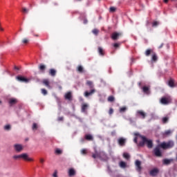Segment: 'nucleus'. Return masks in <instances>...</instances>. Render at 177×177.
Instances as JSON below:
<instances>
[{
    "instance_id": "1",
    "label": "nucleus",
    "mask_w": 177,
    "mask_h": 177,
    "mask_svg": "<svg viewBox=\"0 0 177 177\" xmlns=\"http://www.w3.org/2000/svg\"><path fill=\"white\" fill-rule=\"evenodd\" d=\"M135 136H139L140 139H142V142H139V146L141 147H143L145 145H147L148 149H152L153 148V141L151 140H148L145 136H142L139 134V133H135Z\"/></svg>"
},
{
    "instance_id": "2",
    "label": "nucleus",
    "mask_w": 177,
    "mask_h": 177,
    "mask_svg": "<svg viewBox=\"0 0 177 177\" xmlns=\"http://www.w3.org/2000/svg\"><path fill=\"white\" fill-rule=\"evenodd\" d=\"M86 85H87V86H88L90 88L91 91H85L84 92V96L85 97H88V96H92V95H93V93H95V92H96V90L95 88H93V82L92 81L90 80H87Z\"/></svg>"
},
{
    "instance_id": "3",
    "label": "nucleus",
    "mask_w": 177,
    "mask_h": 177,
    "mask_svg": "<svg viewBox=\"0 0 177 177\" xmlns=\"http://www.w3.org/2000/svg\"><path fill=\"white\" fill-rule=\"evenodd\" d=\"M12 158L14 160H24L25 161H34V160L28 157L27 153H21L20 155H15Z\"/></svg>"
},
{
    "instance_id": "4",
    "label": "nucleus",
    "mask_w": 177,
    "mask_h": 177,
    "mask_svg": "<svg viewBox=\"0 0 177 177\" xmlns=\"http://www.w3.org/2000/svg\"><path fill=\"white\" fill-rule=\"evenodd\" d=\"M93 158H100V160H104L107 157L104 151H95V153L92 155Z\"/></svg>"
},
{
    "instance_id": "5",
    "label": "nucleus",
    "mask_w": 177,
    "mask_h": 177,
    "mask_svg": "<svg viewBox=\"0 0 177 177\" xmlns=\"http://www.w3.org/2000/svg\"><path fill=\"white\" fill-rule=\"evenodd\" d=\"M174 141H169L167 142H162L160 145H158L159 147H161V149H163L164 150L167 149H171V147H173L174 146Z\"/></svg>"
},
{
    "instance_id": "6",
    "label": "nucleus",
    "mask_w": 177,
    "mask_h": 177,
    "mask_svg": "<svg viewBox=\"0 0 177 177\" xmlns=\"http://www.w3.org/2000/svg\"><path fill=\"white\" fill-rule=\"evenodd\" d=\"M136 115L137 117H139V118H142V120H145L146 117H147V113L142 110H138L136 111Z\"/></svg>"
},
{
    "instance_id": "7",
    "label": "nucleus",
    "mask_w": 177,
    "mask_h": 177,
    "mask_svg": "<svg viewBox=\"0 0 177 177\" xmlns=\"http://www.w3.org/2000/svg\"><path fill=\"white\" fill-rule=\"evenodd\" d=\"M16 80H17V81H19V82H25L26 84L30 82V80L21 75L17 76Z\"/></svg>"
},
{
    "instance_id": "8",
    "label": "nucleus",
    "mask_w": 177,
    "mask_h": 177,
    "mask_svg": "<svg viewBox=\"0 0 177 177\" xmlns=\"http://www.w3.org/2000/svg\"><path fill=\"white\" fill-rule=\"evenodd\" d=\"M153 153H154L156 157H161V156H162V153H161V151L160 150V147H159V145L157 146V147L153 149Z\"/></svg>"
},
{
    "instance_id": "9",
    "label": "nucleus",
    "mask_w": 177,
    "mask_h": 177,
    "mask_svg": "<svg viewBox=\"0 0 177 177\" xmlns=\"http://www.w3.org/2000/svg\"><path fill=\"white\" fill-rule=\"evenodd\" d=\"M167 85L170 88H176L177 84L175 83V80L172 78H170L167 82Z\"/></svg>"
},
{
    "instance_id": "10",
    "label": "nucleus",
    "mask_w": 177,
    "mask_h": 177,
    "mask_svg": "<svg viewBox=\"0 0 177 177\" xmlns=\"http://www.w3.org/2000/svg\"><path fill=\"white\" fill-rule=\"evenodd\" d=\"M142 162L136 160V169L138 172H142Z\"/></svg>"
},
{
    "instance_id": "11",
    "label": "nucleus",
    "mask_w": 177,
    "mask_h": 177,
    "mask_svg": "<svg viewBox=\"0 0 177 177\" xmlns=\"http://www.w3.org/2000/svg\"><path fill=\"white\" fill-rule=\"evenodd\" d=\"M14 149L17 151V153H20L23 151V145L20 144H16L14 145Z\"/></svg>"
},
{
    "instance_id": "12",
    "label": "nucleus",
    "mask_w": 177,
    "mask_h": 177,
    "mask_svg": "<svg viewBox=\"0 0 177 177\" xmlns=\"http://www.w3.org/2000/svg\"><path fill=\"white\" fill-rule=\"evenodd\" d=\"M158 172H160V170H158L157 168H155L150 171L149 175H151V176H157V175H158Z\"/></svg>"
},
{
    "instance_id": "13",
    "label": "nucleus",
    "mask_w": 177,
    "mask_h": 177,
    "mask_svg": "<svg viewBox=\"0 0 177 177\" xmlns=\"http://www.w3.org/2000/svg\"><path fill=\"white\" fill-rule=\"evenodd\" d=\"M118 145L120 146H125V143H127V139L124 138H120L118 140Z\"/></svg>"
},
{
    "instance_id": "14",
    "label": "nucleus",
    "mask_w": 177,
    "mask_h": 177,
    "mask_svg": "<svg viewBox=\"0 0 177 177\" xmlns=\"http://www.w3.org/2000/svg\"><path fill=\"white\" fill-rule=\"evenodd\" d=\"M160 103L162 104H169V99H168L167 97H162L160 99Z\"/></svg>"
},
{
    "instance_id": "15",
    "label": "nucleus",
    "mask_w": 177,
    "mask_h": 177,
    "mask_svg": "<svg viewBox=\"0 0 177 177\" xmlns=\"http://www.w3.org/2000/svg\"><path fill=\"white\" fill-rule=\"evenodd\" d=\"M64 98L66 100H73V95L71 94V92H68L65 94L64 95Z\"/></svg>"
},
{
    "instance_id": "16",
    "label": "nucleus",
    "mask_w": 177,
    "mask_h": 177,
    "mask_svg": "<svg viewBox=\"0 0 177 177\" xmlns=\"http://www.w3.org/2000/svg\"><path fill=\"white\" fill-rule=\"evenodd\" d=\"M119 167L120 168H122V169H125V168H128V165L127 164L126 162H124V161H120L119 162Z\"/></svg>"
},
{
    "instance_id": "17",
    "label": "nucleus",
    "mask_w": 177,
    "mask_h": 177,
    "mask_svg": "<svg viewBox=\"0 0 177 177\" xmlns=\"http://www.w3.org/2000/svg\"><path fill=\"white\" fill-rule=\"evenodd\" d=\"M120 35H121V33L115 32L112 33L111 38H112V39H113V41H115L118 39Z\"/></svg>"
},
{
    "instance_id": "18",
    "label": "nucleus",
    "mask_w": 177,
    "mask_h": 177,
    "mask_svg": "<svg viewBox=\"0 0 177 177\" xmlns=\"http://www.w3.org/2000/svg\"><path fill=\"white\" fill-rule=\"evenodd\" d=\"M172 161H174V159H164L162 162L165 165H169Z\"/></svg>"
},
{
    "instance_id": "19",
    "label": "nucleus",
    "mask_w": 177,
    "mask_h": 177,
    "mask_svg": "<svg viewBox=\"0 0 177 177\" xmlns=\"http://www.w3.org/2000/svg\"><path fill=\"white\" fill-rule=\"evenodd\" d=\"M16 103H17V99L10 98L9 100V104H10V106H13V104H16Z\"/></svg>"
},
{
    "instance_id": "20",
    "label": "nucleus",
    "mask_w": 177,
    "mask_h": 177,
    "mask_svg": "<svg viewBox=\"0 0 177 177\" xmlns=\"http://www.w3.org/2000/svg\"><path fill=\"white\" fill-rule=\"evenodd\" d=\"M88 104H83L82 105V113H86V110H88Z\"/></svg>"
},
{
    "instance_id": "21",
    "label": "nucleus",
    "mask_w": 177,
    "mask_h": 177,
    "mask_svg": "<svg viewBox=\"0 0 177 177\" xmlns=\"http://www.w3.org/2000/svg\"><path fill=\"white\" fill-rule=\"evenodd\" d=\"M98 53L100 56H104V50L102 47H98Z\"/></svg>"
},
{
    "instance_id": "22",
    "label": "nucleus",
    "mask_w": 177,
    "mask_h": 177,
    "mask_svg": "<svg viewBox=\"0 0 177 177\" xmlns=\"http://www.w3.org/2000/svg\"><path fill=\"white\" fill-rule=\"evenodd\" d=\"M75 175V170L74 169H69L68 170V176H74Z\"/></svg>"
},
{
    "instance_id": "23",
    "label": "nucleus",
    "mask_w": 177,
    "mask_h": 177,
    "mask_svg": "<svg viewBox=\"0 0 177 177\" xmlns=\"http://www.w3.org/2000/svg\"><path fill=\"white\" fill-rule=\"evenodd\" d=\"M158 59V57H157V54L156 53H152V57L151 61L152 62H156Z\"/></svg>"
},
{
    "instance_id": "24",
    "label": "nucleus",
    "mask_w": 177,
    "mask_h": 177,
    "mask_svg": "<svg viewBox=\"0 0 177 177\" xmlns=\"http://www.w3.org/2000/svg\"><path fill=\"white\" fill-rule=\"evenodd\" d=\"M49 74L52 77H55V75H56V70H55L53 68L50 69L49 70Z\"/></svg>"
},
{
    "instance_id": "25",
    "label": "nucleus",
    "mask_w": 177,
    "mask_h": 177,
    "mask_svg": "<svg viewBox=\"0 0 177 177\" xmlns=\"http://www.w3.org/2000/svg\"><path fill=\"white\" fill-rule=\"evenodd\" d=\"M43 84H44L46 87H48V89H50V85L49 84V80H44L43 81Z\"/></svg>"
},
{
    "instance_id": "26",
    "label": "nucleus",
    "mask_w": 177,
    "mask_h": 177,
    "mask_svg": "<svg viewBox=\"0 0 177 177\" xmlns=\"http://www.w3.org/2000/svg\"><path fill=\"white\" fill-rule=\"evenodd\" d=\"M84 138L86 140H93V136L91 134H86Z\"/></svg>"
},
{
    "instance_id": "27",
    "label": "nucleus",
    "mask_w": 177,
    "mask_h": 177,
    "mask_svg": "<svg viewBox=\"0 0 177 177\" xmlns=\"http://www.w3.org/2000/svg\"><path fill=\"white\" fill-rule=\"evenodd\" d=\"M151 53H154V52L153 51V50L151 49H147L146 51H145V55L146 56H150V55H151Z\"/></svg>"
},
{
    "instance_id": "28",
    "label": "nucleus",
    "mask_w": 177,
    "mask_h": 177,
    "mask_svg": "<svg viewBox=\"0 0 177 177\" xmlns=\"http://www.w3.org/2000/svg\"><path fill=\"white\" fill-rule=\"evenodd\" d=\"M77 71H78V73H82L84 72V67H82V66H78L77 68Z\"/></svg>"
},
{
    "instance_id": "29",
    "label": "nucleus",
    "mask_w": 177,
    "mask_h": 177,
    "mask_svg": "<svg viewBox=\"0 0 177 177\" xmlns=\"http://www.w3.org/2000/svg\"><path fill=\"white\" fill-rule=\"evenodd\" d=\"M142 91H143L144 93L149 94V88L148 86L142 87Z\"/></svg>"
},
{
    "instance_id": "30",
    "label": "nucleus",
    "mask_w": 177,
    "mask_h": 177,
    "mask_svg": "<svg viewBox=\"0 0 177 177\" xmlns=\"http://www.w3.org/2000/svg\"><path fill=\"white\" fill-rule=\"evenodd\" d=\"M40 71H45V69L46 68V66L42 64H41L39 66Z\"/></svg>"
},
{
    "instance_id": "31",
    "label": "nucleus",
    "mask_w": 177,
    "mask_h": 177,
    "mask_svg": "<svg viewBox=\"0 0 177 177\" xmlns=\"http://www.w3.org/2000/svg\"><path fill=\"white\" fill-rule=\"evenodd\" d=\"M123 157L126 160H129L131 158V156H129V153H123Z\"/></svg>"
},
{
    "instance_id": "32",
    "label": "nucleus",
    "mask_w": 177,
    "mask_h": 177,
    "mask_svg": "<svg viewBox=\"0 0 177 177\" xmlns=\"http://www.w3.org/2000/svg\"><path fill=\"white\" fill-rule=\"evenodd\" d=\"M115 100V98L113 95H111L108 97V102H114Z\"/></svg>"
},
{
    "instance_id": "33",
    "label": "nucleus",
    "mask_w": 177,
    "mask_h": 177,
    "mask_svg": "<svg viewBox=\"0 0 177 177\" xmlns=\"http://www.w3.org/2000/svg\"><path fill=\"white\" fill-rule=\"evenodd\" d=\"M168 120H169L168 117H165L162 119V121L163 124H167V122H168Z\"/></svg>"
},
{
    "instance_id": "34",
    "label": "nucleus",
    "mask_w": 177,
    "mask_h": 177,
    "mask_svg": "<svg viewBox=\"0 0 177 177\" xmlns=\"http://www.w3.org/2000/svg\"><path fill=\"white\" fill-rule=\"evenodd\" d=\"M32 129L33 131H35V130L38 129V125L37 124V123H33Z\"/></svg>"
},
{
    "instance_id": "35",
    "label": "nucleus",
    "mask_w": 177,
    "mask_h": 177,
    "mask_svg": "<svg viewBox=\"0 0 177 177\" xmlns=\"http://www.w3.org/2000/svg\"><path fill=\"white\" fill-rule=\"evenodd\" d=\"M92 32H93V34H94V35H97V34H99V30L93 29Z\"/></svg>"
},
{
    "instance_id": "36",
    "label": "nucleus",
    "mask_w": 177,
    "mask_h": 177,
    "mask_svg": "<svg viewBox=\"0 0 177 177\" xmlns=\"http://www.w3.org/2000/svg\"><path fill=\"white\" fill-rule=\"evenodd\" d=\"M115 10H117V8H115V7H111L109 8V11L111 12V13H113V12H115Z\"/></svg>"
},
{
    "instance_id": "37",
    "label": "nucleus",
    "mask_w": 177,
    "mask_h": 177,
    "mask_svg": "<svg viewBox=\"0 0 177 177\" xmlns=\"http://www.w3.org/2000/svg\"><path fill=\"white\" fill-rule=\"evenodd\" d=\"M28 42H30V40L27 38H24L23 40H22V44H28Z\"/></svg>"
},
{
    "instance_id": "38",
    "label": "nucleus",
    "mask_w": 177,
    "mask_h": 177,
    "mask_svg": "<svg viewBox=\"0 0 177 177\" xmlns=\"http://www.w3.org/2000/svg\"><path fill=\"white\" fill-rule=\"evenodd\" d=\"M41 93L46 95H48V91L45 88H41Z\"/></svg>"
},
{
    "instance_id": "39",
    "label": "nucleus",
    "mask_w": 177,
    "mask_h": 177,
    "mask_svg": "<svg viewBox=\"0 0 177 177\" xmlns=\"http://www.w3.org/2000/svg\"><path fill=\"white\" fill-rule=\"evenodd\" d=\"M6 131H10V124H7L4 127Z\"/></svg>"
},
{
    "instance_id": "40",
    "label": "nucleus",
    "mask_w": 177,
    "mask_h": 177,
    "mask_svg": "<svg viewBox=\"0 0 177 177\" xmlns=\"http://www.w3.org/2000/svg\"><path fill=\"white\" fill-rule=\"evenodd\" d=\"M63 151L61 149H55V154H62Z\"/></svg>"
},
{
    "instance_id": "41",
    "label": "nucleus",
    "mask_w": 177,
    "mask_h": 177,
    "mask_svg": "<svg viewBox=\"0 0 177 177\" xmlns=\"http://www.w3.org/2000/svg\"><path fill=\"white\" fill-rule=\"evenodd\" d=\"M159 23L157 21H155L152 23V27H157L158 26Z\"/></svg>"
},
{
    "instance_id": "42",
    "label": "nucleus",
    "mask_w": 177,
    "mask_h": 177,
    "mask_svg": "<svg viewBox=\"0 0 177 177\" xmlns=\"http://www.w3.org/2000/svg\"><path fill=\"white\" fill-rule=\"evenodd\" d=\"M86 153H88V151L86 149H83L81 150V154H86Z\"/></svg>"
},
{
    "instance_id": "43",
    "label": "nucleus",
    "mask_w": 177,
    "mask_h": 177,
    "mask_svg": "<svg viewBox=\"0 0 177 177\" xmlns=\"http://www.w3.org/2000/svg\"><path fill=\"white\" fill-rule=\"evenodd\" d=\"M114 113V109L113 108H110L109 111V115H111Z\"/></svg>"
},
{
    "instance_id": "44",
    "label": "nucleus",
    "mask_w": 177,
    "mask_h": 177,
    "mask_svg": "<svg viewBox=\"0 0 177 177\" xmlns=\"http://www.w3.org/2000/svg\"><path fill=\"white\" fill-rule=\"evenodd\" d=\"M22 12H24V13H28V9H27L26 8H23Z\"/></svg>"
},
{
    "instance_id": "45",
    "label": "nucleus",
    "mask_w": 177,
    "mask_h": 177,
    "mask_svg": "<svg viewBox=\"0 0 177 177\" xmlns=\"http://www.w3.org/2000/svg\"><path fill=\"white\" fill-rule=\"evenodd\" d=\"M125 110H127L126 107H122L120 109V113H124V111H125Z\"/></svg>"
},
{
    "instance_id": "46",
    "label": "nucleus",
    "mask_w": 177,
    "mask_h": 177,
    "mask_svg": "<svg viewBox=\"0 0 177 177\" xmlns=\"http://www.w3.org/2000/svg\"><path fill=\"white\" fill-rule=\"evenodd\" d=\"M171 130H167L165 132V135H171Z\"/></svg>"
},
{
    "instance_id": "47",
    "label": "nucleus",
    "mask_w": 177,
    "mask_h": 177,
    "mask_svg": "<svg viewBox=\"0 0 177 177\" xmlns=\"http://www.w3.org/2000/svg\"><path fill=\"white\" fill-rule=\"evenodd\" d=\"M113 46H114V48H119V47H120V44L115 43V44H113Z\"/></svg>"
},
{
    "instance_id": "48",
    "label": "nucleus",
    "mask_w": 177,
    "mask_h": 177,
    "mask_svg": "<svg viewBox=\"0 0 177 177\" xmlns=\"http://www.w3.org/2000/svg\"><path fill=\"white\" fill-rule=\"evenodd\" d=\"M133 142H134L135 143H138V137H135V138H134Z\"/></svg>"
},
{
    "instance_id": "49",
    "label": "nucleus",
    "mask_w": 177,
    "mask_h": 177,
    "mask_svg": "<svg viewBox=\"0 0 177 177\" xmlns=\"http://www.w3.org/2000/svg\"><path fill=\"white\" fill-rule=\"evenodd\" d=\"M40 162L41 164H44V162H45V160H44V158H40Z\"/></svg>"
},
{
    "instance_id": "50",
    "label": "nucleus",
    "mask_w": 177,
    "mask_h": 177,
    "mask_svg": "<svg viewBox=\"0 0 177 177\" xmlns=\"http://www.w3.org/2000/svg\"><path fill=\"white\" fill-rule=\"evenodd\" d=\"M64 118L63 117H59L58 118V121H63Z\"/></svg>"
},
{
    "instance_id": "51",
    "label": "nucleus",
    "mask_w": 177,
    "mask_h": 177,
    "mask_svg": "<svg viewBox=\"0 0 177 177\" xmlns=\"http://www.w3.org/2000/svg\"><path fill=\"white\" fill-rule=\"evenodd\" d=\"M164 46V44H161L160 46L158 47V49H161Z\"/></svg>"
},
{
    "instance_id": "52",
    "label": "nucleus",
    "mask_w": 177,
    "mask_h": 177,
    "mask_svg": "<svg viewBox=\"0 0 177 177\" xmlns=\"http://www.w3.org/2000/svg\"><path fill=\"white\" fill-rule=\"evenodd\" d=\"M53 177H57V173L55 172L53 175Z\"/></svg>"
},
{
    "instance_id": "53",
    "label": "nucleus",
    "mask_w": 177,
    "mask_h": 177,
    "mask_svg": "<svg viewBox=\"0 0 177 177\" xmlns=\"http://www.w3.org/2000/svg\"><path fill=\"white\" fill-rule=\"evenodd\" d=\"M86 23H88V20L84 19V24H86Z\"/></svg>"
},
{
    "instance_id": "54",
    "label": "nucleus",
    "mask_w": 177,
    "mask_h": 177,
    "mask_svg": "<svg viewBox=\"0 0 177 177\" xmlns=\"http://www.w3.org/2000/svg\"><path fill=\"white\" fill-rule=\"evenodd\" d=\"M15 70L19 71L20 69L19 68V67H17V66H15Z\"/></svg>"
},
{
    "instance_id": "55",
    "label": "nucleus",
    "mask_w": 177,
    "mask_h": 177,
    "mask_svg": "<svg viewBox=\"0 0 177 177\" xmlns=\"http://www.w3.org/2000/svg\"><path fill=\"white\" fill-rule=\"evenodd\" d=\"M165 3H168V0H164Z\"/></svg>"
},
{
    "instance_id": "56",
    "label": "nucleus",
    "mask_w": 177,
    "mask_h": 177,
    "mask_svg": "<svg viewBox=\"0 0 177 177\" xmlns=\"http://www.w3.org/2000/svg\"><path fill=\"white\" fill-rule=\"evenodd\" d=\"M138 85H139V86H140V85H142V82H139Z\"/></svg>"
},
{
    "instance_id": "57",
    "label": "nucleus",
    "mask_w": 177,
    "mask_h": 177,
    "mask_svg": "<svg viewBox=\"0 0 177 177\" xmlns=\"http://www.w3.org/2000/svg\"><path fill=\"white\" fill-rule=\"evenodd\" d=\"M35 37H39V35H35Z\"/></svg>"
},
{
    "instance_id": "58",
    "label": "nucleus",
    "mask_w": 177,
    "mask_h": 177,
    "mask_svg": "<svg viewBox=\"0 0 177 177\" xmlns=\"http://www.w3.org/2000/svg\"><path fill=\"white\" fill-rule=\"evenodd\" d=\"M1 103H2V101H1V100H0V104H1Z\"/></svg>"
},
{
    "instance_id": "59",
    "label": "nucleus",
    "mask_w": 177,
    "mask_h": 177,
    "mask_svg": "<svg viewBox=\"0 0 177 177\" xmlns=\"http://www.w3.org/2000/svg\"><path fill=\"white\" fill-rule=\"evenodd\" d=\"M171 1H175V0H171Z\"/></svg>"
}]
</instances>
